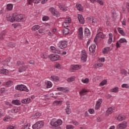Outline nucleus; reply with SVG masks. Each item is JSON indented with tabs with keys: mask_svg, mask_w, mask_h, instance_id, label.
<instances>
[{
	"mask_svg": "<svg viewBox=\"0 0 129 129\" xmlns=\"http://www.w3.org/2000/svg\"><path fill=\"white\" fill-rule=\"evenodd\" d=\"M95 48H96V45L94 44H92L89 48L90 52L91 53H94L95 52Z\"/></svg>",
	"mask_w": 129,
	"mask_h": 129,
	"instance_id": "nucleus-17",
	"label": "nucleus"
},
{
	"mask_svg": "<svg viewBox=\"0 0 129 129\" xmlns=\"http://www.w3.org/2000/svg\"><path fill=\"white\" fill-rule=\"evenodd\" d=\"M102 52L104 55H106V54H108L109 52H110V47H106L102 50Z\"/></svg>",
	"mask_w": 129,
	"mask_h": 129,
	"instance_id": "nucleus-18",
	"label": "nucleus"
},
{
	"mask_svg": "<svg viewBox=\"0 0 129 129\" xmlns=\"http://www.w3.org/2000/svg\"><path fill=\"white\" fill-rule=\"evenodd\" d=\"M29 68V66L28 65H24V66H22L19 67L18 69V71L20 73H22V72H25L27 69Z\"/></svg>",
	"mask_w": 129,
	"mask_h": 129,
	"instance_id": "nucleus-12",
	"label": "nucleus"
},
{
	"mask_svg": "<svg viewBox=\"0 0 129 129\" xmlns=\"http://www.w3.org/2000/svg\"><path fill=\"white\" fill-rule=\"evenodd\" d=\"M101 103H102V99H100L98 101H97L95 106V109H98L100 108V105H101Z\"/></svg>",
	"mask_w": 129,
	"mask_h": 129,
	"instance_id": "nucleus-14",
	"label": "nucleus"
},
{
	"mask_svg": "<svg viewBox=\"0 0 129 129\" xmlns=\"http://www.w3.org/2000/svg\"><path fill=\"white\" fill-rule=\"evenodd\" d=\"M90 20L92 21L93 26H95V25H97V22H98V20H97V19L93 17H90Z\"/></svg>",
	"mask_w": 129,
	"mask_h": 129,
	"instance_id": "nucleus-21",
	"label": "nucleus"
},
{
	"mask_svg": "<svg viewBox=\"0 0 129 129\" xmlns=\"http://www.w3.org/2000/svg\"><path fill=\"white\" fill-rule=\"evenodd\" d=\"M5 36H6V33H5V32H3L1 33V37H0V39H1V40H3L5 38Z\"/></svg>",
	"mask_w": 129,
	"mask_h": 129,
	"instance_id": "nucleus-57",
	"label": "nucleus"
},
{
	"mask_svg": "<svg viewBox=\"0 0 129 129\" xmlns=\"http://www.w3.org/2000/svg\"><path fill=\"white\" fill-rule=\"evenodd\" d=\"M13 18L15 19V22H25L26 16L22 14L17 15L14 13Z\"/></svg>",
	"mask_w": 129,
	"mask_h": 129,
	"instance_id": "nucleus-2",
	"label": "nucleus"
},
{
	"mask_svg": "<svg viewBox=\"0 0 129 129\" xmlns=\"http://www.w3.org/2000/svg\"><path fill=\"white\" fill-rule=\"evenodd\" d=\"M66 113L67 114H70L71 113V110L70 109V106H67L66 108L65 109Z\"/></svg>",
	"mask_w": 129,
	"mask_h": 129,
	"instance_id": "nucleus-37",
	"label": "nucleus"
},
{
	"mask_svg": "<svg viewBox=\"0 0 129 129\" xmlns=\"http://www.w3.org/2000/svg\"><path fill=\"white\" fill-rule=\"evenodd\" d=\"M120 74H122V75H126V74H127V72L124 69H122L120 70Z\"/></svg>",
	"mask_w": 129,
	"mask_h": 129,
	"instance_id": "nucleus-47",
	"label": "nucleus"
},
{
	"mask_svg": "<svg viewBox=\"0 0 129 129\" xmlns=\"http://www.w3.org/2000/svg\"><path fill=\"white\" fill-rule=\"evenodd\" d=\"M10 59H9V58H6L4 61V63L5 64V65H6V66L8 65V64H9V63H10Z\"/></svg>",
	"mask_w": 129,
	"mask_h": 129,
	"instance_id": "nucleus-51",
	"label": "nucleus"
},
{
	"mask_svg": "<svg viewBox=\"0 0 129 129\" xmlns=\"http://www.w3.org/2000/svg\"><path fill=\"white\" fill-rule=\"evenodd\" d=\"M8 46L11 48H14V47H16V44L13 42H10L9 43Z\"/></svg>",
	"mask_w": 129,
	"mask_h": 129,
	"instance_id": "nucleus-54",
	"label": "nucleus"
},
{
	"mask_svg": "<svg viewBox=\"0 0 129 129\" xmlns=\"http://www.w3.org/2000/svg\"><path fill=\"white\" fill-rule=\"evenodd\" d=\"M6 85H7V86H11V85H13V82L8 81L6 83Z\"/></svg>",
	"mask_w": 129,
	"mask_h": 129,
	"instance_id": "nucleus-60",
	"label": "nucleus"
},
{
	"mask_svg": "<svg viewBox=\"0 0 129 129\" xmlns=\"http://www.w3.org/2000/svg\"><path fill=\"white\" fill-rule=\"evenodd\" d=\"M45 85L47 88H51L53 86V84L50 81H47L45 82Z\"/></svg>",
	"mask_w": 129,
	"mask_h": 129,
	"instance_id": "nucleus-30",
	"label": "nucleus"
},
{
	"mask_svg": "<svg viewBox=\"0 0 129 129\" xmlns=\"http://www.w3.org/2000/svg\"><path fill=\"white\" fill-rule=\"evenodd\" d=\"M73 124H74V125H79V123L77 122V121L73 120Z\"/></svg>",
	"mask_w": 129,
	"mask_h": 129,
	"instance_id": "nucleus-64",
	"label": "nucleus"
},
{
	"mask_svg": "<svg viewBox=\"0 0 129 129\" xmlns=\"http://www.w3.org/2000/svg\"><path fill=\"white\" fill-rule=\"evenodd\" d=\"M3 120H4V121H6V122H8L11 121V120H12V118H11V117H10V116L5 117L3 118Z\"/></svg>",
	"mask_w": 129,
	"mask_h": 129,
	"instance_id": "nucleus-39",
	"label": "nucleus"
},
{
	"mask_svg": "<svg viewBox=\"0 0 129 129\" xmlns=\"http://www.w3.org/2000/svg\"><path fill=\"white\" fill-rule=\"evenodd\" d=\"M84 34L86 37H88V38H89V37H90L91 35V32H90V30H89V29L85 28L84 30Z\"/></svg>",
	"mask_w": 129,
	"mask_h": 129,
	"instance_id": "nucleus-16",
	"label": "nucleus"
},
{
	"mask_svg": "<svg viewBox=\"0 0 129 129\" xmlns=\"http://www.w3.org/2000/svg\"><path fill=\"white\" fill-rule=\"evenodd\" d=\"M68 46V42L66 40H61L57 43V47L60 49H65Z\"/></svg>",
	"mask_w": 129,
	"mask_h": 129,
	"instance_id": "nucleus-4",
	"label": "nucleus"
},
{
	"mask_svg": "<svg viewBox=\"0 0 129 129\" xmlns=\"http://www.w3.org/2000/svg\"><path fill=\"white\" fill-rule=\"evenodd\" d=\"M19 112V109L17 107L13 108L11 110V112L12 113H16V112Z\"/></svg>",
	"mask_w": 129,
	"mask_h": 129,
	"instance_id": "nucleus-42",
	"label": "nucleus"
},
{
	"mask_svg": "<svg viewBox=\"0 0 129 129\" xmlns=\"http://www.w3.org/2000/svg\"><path fill=\"white\" fill-rule=\"evenodd\" d=\"M76 8L78 11H80V12H83V7H82L81 4H77L76 5Z\"/></svg>",
	"mask_w": 129,
	"mask_h": 129,
	"instance_id": "nucleus-27",
	"label": "nucleus"
},
{
	"mask_svg": "<svg viewBox=\"0 0 129 129\" xmlns=\"http://www.w3.org/2000/svg\"><path fill=\"white\" fill-rule=\"evenodd\" d=\"M44 121H38V122H36L34 125H32V127L33 129H40L42 128L43 126H44Z\"/></svg>",
	"mask_w": 129,
	"mask_h": 129,
	"instance_id": "nucleus-5",
	"label": "nucleus"
},
{
	"mask_svg": "<svg viewBox=\"0 0 129 129\" xmlns=\"http://www.w3.org/2000/svg\"><path fill=\"white\" fill-rule=\"evenodd\" d=\"M15 89L16 90H20V91H25V92H29V89L27 86L24 85H18L16 86Z\"/></svg>",
	"mask_w": 129,
	"mask_h": 129,
	"instance_id": "nucleus-3",
	"label": "nucleus"
},
{
	"mask_svg": "<svg viewBox=\"0 0 129 129\" xmlns=\"http://www.w3.org/2000/svg\"><path fill=\"white\" fill-rule=\"evenodd\" d=\"M78 19L79 20V22L80 24H84L85 23V20H84V18H83V16L82 15L79 14L78 15Z\"/></svg>",
	"mask_w": 129,
	"mask_h": 129,
	"instance_id": "nucleus-15",
	"label": "nucleus"
},
{
	"mask_svg": "<svg viewBox=\"0 0 129 129\" xmlns=\"http://www.w3.org/2000/svg\"><path fill=\"white\" fill-rule=\"evenodd\" d=\"M7 90H6V89L5 88H0V93H2V94H5Z\"/></svg>",
	"mask_w": 129,
	"mask_h": 129,
	"instance_id": "nucleus-46",
	"label": "nucleus"
},
{
	"mask_svg": "<svg viewBox=\"0 0 129 129\" xmlns=\"http://www.w3.org/2000/svg\"><path fill=\"white\" fill-rule=\"evenodd\" d=\"M30 124L29 123H26L24 125H22L21 129H30Z\"/></svg>",
	"mask_w": 129,
	"mask_h": 129,
	"instance_id": "nucleus-36",
	"label": "nucleus"
},
{
	"mask_svg": "<svg viewBox=\"0 0 129 129\" xmlns=\"http://www.w3.org/2000/svg\"><path fill=\"white\" fill-rule=\"evenodd\" d=\"M126 123H127L125 121L122 122L121 123L118 124L117 125L116 128L117 129H124L126 127Z\"/></svg>",
	"mask_w": 129,
	"mask_h": 129,
	"instance_id": "nucleus-11",
	"label": "nucleus"
},
{
	"mask_svg": "<svg viewBox=\"0 0 129 129\" xmlns=\"http://www.w3.org/2000/svg\"><path fill=\"white\" fill-rule=\"evenodd\" d=\"M57 90H58V91L65 92L66 91V88L64 87H58V88H57Z\"/></svg>",
	"mask_w": 129,
	"mask_h": 129,
	"instance_id": "nucleus-48",
	"label": "nucleus"
},
{
	"mask_svg": "<svg viewBox=\"0 0 129 129\" xmlns=\"http://www.w3.org/2000/svg\"><path fill=\"white\" fill-rule=\"evenodd\" d=\"M7 129H17V127L15 125H10L8 127Z\"/></svg>",
	"mask_w": 129,
	"mask_h": 129,
	"instance_id": "nucleus-58",
	"label": "nucleus"
},
{
	"mask_svg": "<svg viewBox=\"0 0 129 129\" xmlns=\"http://www.w3.org/2000/svg\"><path fill=\"white\" fill-rule=\"evenodd\" d=\"M5 104L6 105H7L8 107H12V106H13V105L12 104V103H11L10 102H8V101H6Z\"/></svg>",
	"mask_w": 129,
	"mask_h": 129,
	"instance_id": "nucleus-53",
	"label": "nucleus"
},
{
	"mask_svg": "<svg viewBox=\"0 0 129 129\" xmlns=\"http://www.w3.org/2000/svg\"><path fill=\"white\" fill-rule=\"evenodd\" d=\"M113 110H114V108L113 107H110L108 108V109L106 111V114L107 115H109V114H111V113L113 112Z\"/></svg>",
	"mask_w": 129,
	"mask_h": 129,
	"instance_id": "nucleus-23",
	"label": "nucleus"
},
{
	"mask_svg": "<svg viewBox=\"0 0 129 129\" xmlns=\"http://www.w3.org/2000/svg\"><path fill=\"white\" fill-rule=\"evenodd\" d=\"M63 123V121L61 119L56 120L55 118L52 119L50 120L49 124H51V126L57 127V126H60Z\"/></svg>",
	"mask_w": 129,
	"mask_h": 129,
	"instance_id": "nucleus-1",
	"label": "nucleus"
},
{
	"mask_svg": "<svg viewBox=\"0 0 129 129\" xmlns=\"http://www.w3.org/2000/svg\"><path fill=\"white\" fill-rule=\"evenodd\" d=\"M50 78L52 81H54L55 82L59 81V77H58L57 76H51Z\"/></svg>",
	"mask_w": 129,
	"mask_h": 129,
	"instance_id": "nucleus-28",
	"label": "nucleus"
},
{
	"mask_svg": "<svg viewBox=\"0 0 129 129\" xmlns=\"http://www.w3.org/2000/svg\"><path fill=\"white\" fill-rule=\"evenodd\" d=\"M61 104H62V101L55 100L53 102L54 105H61Z\"/></svg>",
	"mask_w": 129,
	"mask_h": 129,
	"instance_id": "nucleus-40",
	"label": "nucleus"
},
{
	"mask_svg": "<svg viewBox=\"0 0 129 129\" xmlns=\"http://www.w3.org/2000/svg\"><path fill=\"white\" fill-rule=\"evenodd\" d=\"M72 68L73 70H79L81 68V66L79 64H74L72 66Z\"/></svg>",
	"mask_w": 129,
	"mask_h": 129,
	"instance_id": "nucleus-25",
	"label": "nucleus"
},
{
	"mask_svg": "<svg viewBox=\"0 0 129 129\" xmlns=\"http://www.w3.org/2000/svg\"><path fill=\"white\" fill-rule=\"evenodd\" d=\"M120 43H121L122 44H123L125 43V44H126L127 43V40L125 39L124 38H121L119 40Z\"/></svg>",
	"mask_w": 129,
	"mask_h": 129,
	"instance_id": "nucleus-38",
	"label": "nucleus"
},
{
	"mask_svg": "<svg viewBox=\"0 0 129 129\" xmlns=\"http://www.w3.org/2000/svg\"><path fill=\"white\" fill-rule=\"evenodd\" d=\"M112 38H113V35H112V33H109V39L107 41V43L108 44V45H110V44L112 43Z\"/></svg>",
	"mask_w": 129,
	"mask_h": 129,
	"instance_id": "nucleus-22",
	"label": "nucleus"
},
{
	"mask_svg": "<svg viewBox=\"0 0 129 129\" xmlns=\"http://www.w3.org/2000/svg\"><path fill=\"white\" fill-rule=\"evenodd\" d=\"M7 21L11 22V23H14L15 22V18H14V14H13L12 16H10L9 15L7 17Z\"/></svg>",
	"mask_w": 129,
	"mask_h": 129,
	"instance_id": "nucleus-20",
	"label": "nucleus"
},
{
	"mask_svg": "<svg viewBox=\"0 0 129 129\" xmlns=\"http://www.w3.org/2000/svg\"><path fill=\"white\" fill-rule=\"evenodd\" d=\"M39 29H40V26L38 25H35L32 27V28H31V30L34 32H36V31H38Z\"/></svg>",
	"mask_w": 129,
	"mask_h": 129,
	"instance_id": "nucleus-29",
	"label": "nucleus"
},
{
	"mask_svg": "<svg viewBox=\"0 0 129 129\" xmlns=\"http://www.w3.org/2000/svg\"><path fill=\"white\" fill-rule=\"evenodd\" d=\"M122 88H129L128 85L127 84H123L121 85Z\"/></svg>",
	"mask_w": 129,
	"mask_h": 129,
	"instance_id": "nucleus-56",
	"label": "nucleus"
},
{
	"mask_svg": "<svg viewBox=\"0 0 129 129\" xmlns=\"http://www.w3.org/2000/svg\"><path fill=\"white\" fill-rule=\"evenodd\" d=\"M96 2L101 6H103V1L102 0H96Z\"/></svg>",
	"mask_w": 129,
	"mask_h": 129,
	"instance_id": "nucleus-59",
	"label": "nucleus"
},
{
	"mask_svg": "<svg viewBox=\"0 0 129 129\" xmlns=\"http://www.w3.org/2000/svg\"><path fill=\"white\" fill-rule=\"evenodd\" d=\"M98 38H101V39H104V35H103V33L102 32H100L96 35L95 38L94 39V41H95L96 39H98Z\"/></svg>",
	"mask_w": 129,
	"mask_h": 129,
	"instance_id": "nucleus-19",
	"label": "nucleus"
},
{
	"mask_svg": "<svg viewBox=\"0 0 129 129\" xmlns=\"http://www.w3.org/2000/svg\"><path fill=\"white\" fill-rule=\"evenodd\" d=\"M30 101H31V98H27V99H23L21 102L22 103H30Z\"/></svg>",
	"mask_w": 129,
	"mask_h": 129,
	"instance_id": "nucleus-31",
	"label": "nucleus"
},
{
	"mask_svg": "<svg viewBox=\"0 0 129 129\" xmlns=\"http://www.w3.org/2000/svg\"><path fill=\"white\" fill-rule=\"evenodd\" d=\"M96 68H99V67H102L103 66V64L101 62H99L95 64Z\"/></svg>",
	"mask_w": 129,
	"mask_h": 129,
	"instance_id": "nucleus-44",
	"label": "nucleus"
},
{
	"mask_svg": "<svg viewBox=\"0 0 129 129\" xmlns=\"http://www.w3.org/2000/svg\"><path fill=\"white\" fill-rule=\"evenodd\" d=\"M59 8L60 10H61V11H66V10L65 9H64V6H63V5H60L59 6Z\"/></svg>",
	"mask_w": 129,
	"mask_h": 129,
	"instance_id": "nucleus-62",
	"label": "nucleus"
},
{
	"mask_svg": "<svg viewBox=\"0 0 129 129\" xmlns=\"http://www.w3.org/2000/svg\"><path fill=\"white\" fill-rule=\"evenodd\" d=\"M81 59L83 62H86L87 60V53H86L85 50L82 51Z\"/></svg>",
	"mask_w": 129,
	"mask_h": 129,
	"instance_id": "nucleus-8",
	"label": "nucleus"
},
{
	"mask_svg": "<svg viewBox=\"0 0 129 129\" xmlns=\"http://www.w3.org/2000/svg\"><path fill=\"white\" fill-rule=\"evenodd\" d=\"M12 104L14 105H21V101L19 100H14L12 101Z\"/></svg>",
	"mask_w": 129,
	"mask_h": 129,
	"instance_id": "nucleus-26",
	"label": "nucleus"
},
{
	"mask_svg": "<svg viewBox=\"0 0 129 129\" xmlns=\"http://www.w3.org/2000/svg\"><path fill=\"white\" fill-rule=\"evenodd\" d=\"M125 119V116L122 115H119L117 117V120H118L119 121H122V120H124Z\"/></svg>",
	"mask_w": 129,
	"mask_h": 129,
	"instance_id": "nucleus-24",
	"label": "nucleus"
},
{
	"mask_svg": "<svg viewBox=\"0 0 129 129\" xmlns=\"http://www.w3.org/2000/svg\"><path fill=\"white\" fill-rule=\"evenodd\" d=\"M78 37L82 40L83 39V28L82 27H80L78 30Z\"/></svg>",
	"mask_w": 129,
	"mask_h": 129,
	"instance_id": "nucleus-13",
	"label": "nucleus"
},
{
	"mask_svg": "<svg viewBox=\"0 0 129 129\" xmlns=\"http://www.w3.org/2000/svg\"><path fill=\"white\" fill-rule=\"evenodd\" d=\"M8 72L9 71L7 69L1 70L0 71V74H4V75H8Z\"/></svg>",
	"mask_w": 129,
	"mask_h": 129,
	"instance_id": "nucleus-34",
	"label": "nucleus"
},
{
	"mask_svg": "<svg viewBox=\"0 0 129 129\" xmlns=\"http://www.w3.org/2000/svg\"><path fill=\"white\" fill-rule=\"evenodd\" d=\"M87 93V90L84 89H82V90L80 92V95H81V96L85 95V94H86Z\"/></svg>",
	"mask_w": 129,
	"mask_h": 129,
	"instance_id": "nucleus-35",
	"label": "nucleus"
},
{
	"mask_svg": "<svg viewBox=\"0 0 129 129\" xmlns=\"http://www.w3.org/2000/svg\"><path fill=\"white\" fill-rule=\"evenodd\" d=\"M13 6L12 4H9L7 5V9L9 11H12V10H13Z\"/></svg>",
	"mask_w": 129,
	"mask_h": 129,
	"instance_id": "nucleus-41",
	"label": "nucleus"
},
{
	"mask_svg": "<svg viewBox=\"0 0 129 129\" xmlns=\"http://www.w3.org/2000/svg\"><path fill=\"white\" fill-rule=\"evenodd\" d=\"M63 34H65L66 35L69 34V29L66 28L65 29L63 30Z\"/></svg>",
	"mask_w": 129,
	"mask_h": 129,
	"instance_id": "nucleus-55",
	"label": "nucleus"
},
{
	"mask_svg": "<svg viewBox=\"0 0 129 129\" xmlns=\"http://www.w3.org/2000/svg\"><path fill=\"white\" fill-rule=\"evenodd\" d=\"M49 20V17L48 16H44L42 18V21L45 22L46 21H48Z\"/></svg>",
	"mask_w": 129,
	"mask_h": 129,
	"instance_id": "nucleus-61",
	"label": "nucleus"
},
{
	"mask_svg": "<svg viewBox=\"0 0 129 129\" xmlns=\"http://www.w3.org/2000/svg\"><path fill=\"white\" fill-rule=\"evenodd\" d=\"M66 129H74V126L71 124L67 125Z\"/></svg>",
	"mask_w": 129,
	"mask_h": 129,
	"instance_id": "nucleus-52",
	"label": "nucleus"
},
{
	"mask_svg": "<svg viewBox=\"0 0 129 129\" xmlns=\"http://www.w3.org/2000/svg\"><path fill=\"white\" fill-rule=\"evenodd\" d=\"M121 43L119 41H117L116 43V47L117 48H120L121 47Z\"/></svg>",
	"mask_w": 129,
	"mask_h": 129,
	"instance_id": "nucleus-43",
	"label": "nucleus"
},
{
	"mask_svg": "<svg viewBox=\"0 0 129 129\" xmlns=\"http://www.w3.org/2000/svg\"><path fill=\"white\" fill-rule=\"evenodd\" d=\"M16 65L17 66H20V65H25V62L23 61H18L17 62Z\"/></svg>",
	"mask_w": 129,
	"mask_h": 129,
	"instance_id": "nucleus-45",
	"label": "nucleus"
},
{
	"mask_svg": "<svg viewBox=\"0 0 129 129\" xmlns=\"http://www.w3.org/2000/svg\"><path fill=\"white\" fill-rule=\"evenodd\" d=\"M70 24H71V19H70V18H68L66 19L64 22L62 24V26L64 28H68V27H69Z\"/></svg>",
	"mask_w": 129,
	"mask_h": 129,
	"instance_id": "nucleus-9",
	"label": "nucleus"
},
{
	"mask_svg": "<svg viewBox=\"0 0 129 129\" xmlns=\"http://www.w3.org/2000/svg\"><path fill=\"white\" fill-rule=\"evenodd\" d=\"M110 92H114V93H117L118 92V87H115L110 90Z\"/></svg>",
	"mask_w": 129,
	"mask_h": 129,
	"instance_id": "nucleus-32",
	"label": "nucleus"
},
{
	"mask_svg": "<svg viewBox=\"0 0 129 129\" xmlns=\"http://www.w3.org/2000/svg\"><path fill=\"white\" fill-rule=\"evenodd\" d=\"M50 51L52 53H55V54H60L61 50L58 48H56L54 46H51L50 47Z\"/></svg>",
	"mask_w": 129,
	"mask_h": 129,
	"instance_id": "nucleus-10",
	"label": "nucleus"
},
{
	"mask_svg": "<svg viewBox=\"0 0 129 129\" xmlns=\"http://www.w3.org/2000/svg\"><path fill=\"white\" fill-rule=\"evenodd\" d=\"M75 80V79L73 77H70L68 79L67 81L68 82H73V81H74Z\"/></svg>",
	"mask_w": 129,
	"mask_h": 129,
	"instance_id": "nucleus-50",
	"label": "nucleus"
},
{
	"mask_svg": "<svg viewBox=\"0 0 129 129\" xmlns=\"http://www.w3.org/2000/svg\"><path fill=\"white\" fill-rule=\"evenodd\" d=\"M107 83V81L106 80H103L100 83V85L101 86H103L104 85H105Z\"/></svg>",
	"mask_w": 129,
	"mask_h": 129,
	"instance_id": "nucleus-49",
	"label": "nucleus"
},
{
	"mask_svg": "<svg viewBox=\"0 0 129 129\" xmlns=\"http://www.w3.org/2000/svg\"><path fill=\"white\" fill-rule=\"evenodd\" d=\"M49 11L54 17H56L57 18H59V17H60V13L56 11L54 7H50L49 8Z\"/></svg>",
	"mask_w": 129,
	"mask_h": 129,
	"instance_id": "nucleus-7",
	"label": "nucleus"
},
{
	"mask_svg": "<svg viewBox=\"0 0 129 129\" xmlns=\"http://www.w3.org/2000/svg\"><path fill=\"white\" fill-rule=\"evenodd\" d=\"M48 58H49L51 61L54 62L55 61H58V60H60V55L58 54H51L48 56Z\"/></svg>",
	"mask_w": 129,
	"mask_h": 129,
	"instance_id": "nucleus-6",
	"label": "nucleus"
},
{
	"mask_svg": "<svg viewBox=\"0 0 129 129\" xmlns=\"http://www.w3.org/2000/svg\"><path fill=\"white\" fill-rule=\"evenodd\" d=\"M118 33H119V34H120V35H121L122 36L125 35V33L123 31V29H122V28H118Z\"/></svg>",
	"mask_w": 129,
	"mask_h": 129,
	"instance_id": "nucleus-33",
	"label": "nucleus"
},
{
	"mask_svg": "<svg viewBox=\"0 0 129 129\" xmlns=\"http://www.w3.org/2000/svg\"><path fill=\"white\" fill-rule=\"evenodd\" d=\"M88 111L91 114H93V113H94V109H89Z\"/></svg>",
	"mask_w": 129,
	"mask_h": 129,
	"instance_id": "nucleus-63",
	"label": "nucleus"
}]
</instances>
